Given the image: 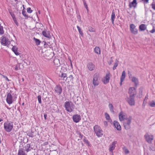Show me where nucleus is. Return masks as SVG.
I'll return each mask as SVG.
<instances>
[{"mask_svg": "<svg viewBox=\"0 0 155 155\" xmlns=\"http://www.w3.org/2000/svg\"><path fill=\"white\" fill-rule=\"evenodd\" d=\"M116 68V67H115V66H114L113 68V69L114 70H115Z\"/></svg>", "mask_w": 155, "mask_h": 155, "instance_id": "69168bd1", "label": "nucleus"}, {"mask_svg": "<svg viewBox=\"0 0 155 155\" xmlns=\"http://www.w3.org/2000/svg\"><path fill=\"white\" fill-rule=\"evenodd\" d=\"M28 139H27L26 138H25L24 137L23 139V143H27L28 141Z\"/></svg>", "mask_w": 155, "mask_h": 155, "instance_id": "603ef678", "label": "nucleus"}, {"mask_svg": "<svg viewBox=\"0 0 155 155\" xmlns=\"http://www.w3.org/2000/svg\"><path fill=\"white\" fill-rule=\"evenodd\" d=\"M93 128L94 131L97 137H101L103 135V131L99 126L98 125H95L94 127Z\"/></svg>", "mask_w": 155, "mask_h": 155, "instance_id": "f03ea898", "label": "nucleus"}, {"mask_svg": "<svg viewBox=\"0 0 155 155\" xmlns=\"http://www.w3.org/2000/svg\"><path fill=\"white\" fill-rule=\"evenodd\" d=\"M15 70H17L18 69V66H16L15 67Z\"/></svg>", "mask_w": 155, "mask_h": 155, "instance_id": "0e129e2a", "label": "nucleus"}, {"mask_svg": "<svg viewBox=\"0 0 155 155\" xmlns=\"http://www.w3.org/2000/svg\"><path fill=\"white\" fill-rule=\"evenodd\" d=\"M115 18V12L114 10H112L111 15V21L112 24L114 25V21Z\"/></svg>", "mask_w": 155, "mask_h": 155, "instance_id": "393cba45", "label": "nucleus"}, {"mask_svg": "<svg viewBox=\"0 0 155 155\" xmlns=\"http://www.w3.org/2000/svg\"><path fill=\"white\" fill-rule=\"evenodd\" d=\"M88 30L90 32H95V29L91 27H88Z\"/></svg>", "mask_w": 155, "mask_h": 155, "instance_id": "37998d69", "label": "nucleus"}, {"mask_svg": "<svg viewBox=\"0 0 155 155\" xmlns=\"http://www.w3.org/2000/svg\"><path fill=\"white\" fill-rule=\"evenodd\" d=\"M4 127L5 130L9 132L12 130L13 128V123L11 122L7 121L4 123Z\"/></svg>", "mask_w": 155, "mask_h": 155, "instance_id": "7ed1b4c3", "label": "nucleus"}, {"mask_svg": "<svg viewBox=\"0 0 155 155\" xmlns=\"http://www.w3.org/2000/svg\"><path fill=\"white\" fill-rule=\"evenodd\" d=\"M105 82H104V83L105 84L108 83L110 79V73L109 71L107 72L105 76Z\"/></svg>", "mask_w": 155, "mask_h": 155, "instance_id": "aec40b11", "label": "nucleus"}, {"mask_svg": "<svg viewBox=\"0 0 155 155\" xmlns=\"http://www.w3.org/2000/svg\"><path fill=\"white\" fill-rule=\"evenodd\" d=\"M59 76L61 78H63L64 80H65V79L67 78V75L66 73H64L63 72H61L59 75Z\"/></svg>", "mask_w": 155, "mask_h": 155, "instance_id": "c756f323", "label": "nucleus"}, {"mask_svg": "<svg viewBox=\"0 0 155 155\" xmlns=\"http://www.w3.org/2000/svg\"><path fill=\"white\" fill-rule=\"evenodd\" d=\"M142 90H143L142 87H140L139 89V94H141V95H142Z\"/></svg>", "mask_w": 155, "mask_h": 155, "instance_id": "6e6d98bb", "label": "nucleus"}, {"mask_svg": "<svg viewBox=\"0 0 155 155\" xmlns=\"http://www.w3.org/2000/svg\"><path fill=\"white\" fill-rule=\"evenodd\" d=\"M137 3L136 0H133L132 2H130L129 6L130 8L133 7L134 9L137 8Z\"/></svg>", "mask_w": 155, "mask_h": 155, "instance_id": "2eb2a0df", "label": "nucleus"}, {"mask_svg": "<svg viewBox=\"0 0 155 155\" xmlns=\"http://www.w3.org/2000/svg\"><path fill=\"white\" fill-rule=\"evenodd\" d=\"M150 32L151 33H153L155 32V29L154 27H153V29L150 31Z\"/></svg>", "mask_w": 155, "mask_h": 155, "instance_id": "5fc2aeb1", "label": "nucleus"}, {"mask_svg": "<svg viewBox=\"0 0 155 155\" xmlns=\"http://www.w3.org/2000/svg\"><path fill=\"white\" fill-rule=\"evenodd\" d=\"M77 18L78 21H81V17L79 14H77Z\"/></svg>", "mask_w": 155, "mask_h": 155, "instance_id": "09e8293b", "label": "nucleus"}, {"mask_svg": "<svg viewBox=\"0 0 155 155\" xmlns=\"http://www.w3.org/2000/svg\"><path fill=\"white\" fill-rule=\"evenodd\" d=\"M27 12L29 13H31L32 12V10H31V8L29 7L27 9Z\"/></svg>", "mask_w": 155, "mask_h": 155, "instance_id": "a18cd8bd", "label": "nucleus"}, {"mask_svg": "<svg viewBox=\"0 0 155 155\" xmlns=\"http://www.w3.org/2000/svg\"><path fill=\"white\" fill-rule=\"evenodd\" d=\"M112 58H113V57H111L110 58V60L109 61H108V64L109 65H110V64H112V62H113V60L112 59Z\"/></svg>", "mask_w": 155, "mask_h": 155, "instance_id": "de8ad7c7", "label": "nucleus"}, {"mask_svg": "<svg viewBox=\"0 0 155 155\" xmlns=\"http://www.w3.org/2000/svg\"><path fill=\"white\" fill-rule=\"evenodd\" d=\"M2 120H3L2 119L0 118V122H1L2 121Z\"/></svg>", "mask_w": 155, "mask_h": 155, "instance_id": "774afa93", "label": "nucleus"}, {"mask_svg": "<svg viewBox=\"0 0 155 155\" xmlns=\"http://www.w3.org/2000/svg\"><path fill=\"white\" fill-rule=\"evenodd\" d=\"M131 81L134 83L135 86L137 87L139 84L138 79L134 77H132Z\"/></svg>", "mask_w": 155, "mask_h": 155, "instance_id": "6ab92c4d", "label": "nucleus"}, {"mask_svg": "<svg viewBox=\"0 0 155 155\" xmlns=\"http://www.w3.org/2000/svg\"><path fill=\"white\" fill-rule=\"evenodd\" d=\"M41 45H43L45 48H47L48 47V45L47 44L46 42L45 41H42Z\"/></svg>", "mask_w": 155, "mask_h": 155, "instance_id": "4c0bfd02", "label": "nucleus"}, {"mask_svg": "<svg viewBox=\"0 0 155 155\" xmlns=\"http://www.w3.org/2000/svg\"><path fill=\"white\" fill-rule=\"evenodd\" d=\"M37 98L39 103L40 104H41L42 103L41 101V96L40 95H38L37 97Z\"/></svg>", "mask_w": 155, "mask_h": 155, "instance_id": "ea45409f", "label": "nucleus"}, {"mask_svg": "<svg viewBox=\"0 0 155 155\" xmlns=\"http://www.w3.org/2000/svg\"><path fill=\"white\" fill-rule=\"evenodd\" d=\"M67 78H68L69 79L70 81H71V80H72V81H73V77L72 75H71L68 77H67L65 79V81L67 80Z\"/></svg>", "mask_w": 155, "mask_h": 155, "instance_id": "79ce46f5", "label": "nucleus"}, {"mask_svg": "<svg viewBox=\"0 0 155 155\" xmlns=\"http://www.w3.org/2000/svg\"><path fill=\"white\" fill-rule=\"evenodd\" d=\"M119 62V61L117 59H116L114 66L117 67L118 65Z\"/></svg>", "mask_w": 155, "mask_h": 155, "instance_id": "49530a36", "label": "nucleus"}, {"mask_svg": "<svg viewBox=\"0 0 155 155\" xmlns=\"http://www.w3.org/2000/svg\"><path fill=\"white\" fill-rule=\"evenodd\" d=\"M24 5H23V9L22 10V14L26 18H28V15L26 14V12L25 10V8L24 7Z\"/></svg>", "mask_w": 155, "mask_h": 155, "instance_id": "2f4dec72", "label": "nucleus"}, {"mask_svg": "<svg viewBox=\"0 0 155 155\" xmlns=\"http://www.w3.org/2000/svg\"><path fill=\"white\" fill-rule=\"evenodd\" d=\"M149 105L152 107H155V102L154 101H152L149 104Z\"/></svg>", "mask_w": 155, "mask_h": 155, "instance_id": "58836bf2", "label": "nucleus"}, {"mask_svg": "<svg viewBox=\"0 0 155 155\" xmlns=\"http://www.w3.org/2000/svg\"><path fill=\"white\" fill-rule=\"evenodd\" d=\"M130 30L131 32L134 34L136 35L138 33L137 29L136 28V26L133 24L130 25Z\"/></svg>", "mask_w": 155, "mask_h": 155, "instance_id": "9d476101", "label": "nucleus"}, {"mask_svg": "<svg viewBox=\"0 0 155 155\" xmlns=\"http://www.w3.org/2000/svg\"><path fill=\"white\" fill-rule=\"evenodd\" d=\"M47 114H44V117L45 120H46L47 119Z\"/></svg>", "mask_w": 155, "mask_h": 155, "instance_id": "680f3d73", "label": "nucleus"}, {"mask_svg": "<svg viewBox=\"0 0 155 155\" xmlns=\"http://www.w3.org/2000/svg\"><path fill=\"white\" fill-rule=\"evenodd\" d=\"M122 82H121V81H120V85H122Z\"/></svg>", "mask_w": 155, "mask_h": 155, "instance_id": "338daca9", "label": "nucleus"}, {"mask_svg": "<svg viewBox=\"0 0 155 155\" xmlns=\"http://www.w3.org/2000/svg\"><path fill=\"white\" fill-rule=\"evenodd\" d=\"M151 5L152 8L155 10V2H153Z\"/></svg>", "mask_w": 155, "mask_h": 155, "instance_id": "8fccbe9b", "label": "nucleus"}, {"mask_svg": "<svg viewBox=\"0 0 155 155\" xmlns=\"http://www.w3.org/2000/svg\"><path fill=\"white\" fill-rule=\"evenodd\" d=\"M42 35L45 37L50 38L51 37V35L48 32H47L45 31H42Z\"/></svg>", "mask_w": 155, "mask_h": 155, "instance_id": "bb28decb", "label": "nucleus"}, {"mask_svg": "<svg viewBox=\"0 0 155 155\" xmlns=\"http://www.w3.org/2000/svg\"><path fill=\"white\" fill-rule=\"evenodd\" d=\"M83 2L84 3V5L85 8H86L87 11H88V9L87 4L86 3L85 0H83Z\"/></svg>", "mask_w": 155, "mask_h": 155, "instance_id": "e433bc0d", "label": "nucleus"}, {"mask_svg": "<svg viewBox=\"0 0 155 155\" xmlns=\"http://www.w3.org/2000/svg\"><path fill=\"white\" fill-rule=\"evenodd\" d=\"M141 1L143 2L144 4H147L149 2V0H141Z\"/></svg>", "mask_w": 155, "mask_h": 155, "instance_id": "4d7b16f0", "label": "nucleus"}, {"mask_svg": "<svg viewBox=\"0 0 155 155\" xmlns=\"http://www.w3.org/2000/svg\"><path fill=\"white\" fill-rule=\"evenodd\" d=\"M104 124L105 126H106L107 125V122L106 121H104Z\"/></svg>", "mask_w": 155, "mask_h": 155, "instance_id": "e2e57ef3", "label": "nucleus"}, {"mask_svg": "<svg viewBox=\"0 0 155 155\" xmlns=\"http://www.w3.org/2000/svg\"><path fill=\"white\" fill-rule=\"evenodd\" d=\"M77 27L78 29V31L79 34L81 35L82 36H83V31L81 30V28L78 25H77Z\"/></svg>", "mask_w": 155, "mask_h": 155, "instance_id": "f704fd0d", "label": "nucleus"}, {"mask_svg": "<svg viewBox=\"0 0 155 155\" xmlns=\"http://www.w3.org/2000/svg\"><path fill=\"white\" fill-rule=\"evenodd\" d=\"M12 16L13 17V20L14 21L15 23V24L17 26H18V22L16 20V18L15 17L14 18L13 17L12 15Z\"/></svg>", "mask_w": 155, "mask_h": 155, "instance_id": "c03bdc74", "label": "nucleus"}, {"mask_svg": "<svg viewBox=\"0 0 155 155\" xmlns=\"http://www.w3.org/2000/svg\"><path fill=\"white\" fill-rule=\"evenodd\" d=\"M4 32L3 27L0 24V34L3 35L4 34Z\"/></svg>", "mask_w": 155, "mask_h": 155, "instance_id": "c9c22d12", "label": "nucleus"}, {"mask_svg": "<svg viewBox=\"0 0 155 155\" xmlns=\"http://www.w3.org/2000/svg\"><path fill=\"white\" fill-rule=\"evenodd\" d=\"M1 42L2 45L7 46L10 44V42L8 39L4 36H2L1 38Z\"/></svg>", "mask_w": 155, "mask_h": 155, "instance_id": "423d86ee", "label": "nucleus"}, {"mask_svg": "<svg viewBox=\"0 0 155 155\" xmlns=\"http://www.w3.org/2000/svg\"><path fill=\"white\" fill-rule=\"evenodd\" d=\"M12 50L16 55L17 56L19 55V53L18 52V48L16 47L15 46H13V47L12 48Z\"/></svg>", "mask_w": 155, "mask_h": 155, "instance_id": "b1692460", "label": "nucleus"}, {"mask_svg": "<svg viewBox=\"0 0 155 155\" xmlns=\"http://www.w3.org/2000/svg\"><path fill=\"white\" fill-rule=\"evenodd\" d=\"M119 119L120 121H123L124 120H127V118L125 117V115H124L123 112L121 111L119 113Z\"/></svg>", "mask_w": 155, "mask_h": 155, "instance_id": "dca6fc26", "label": "nucleus"}, {"mask_svg": "<svg viewBox=\"0 0 155 155\" xmlns=\"http://www.w3.org/2000/svg\"><path fill=\"white\" fill-rule=\"evenodd\" d=\"M125 154H127L128 153H129V150L128 149H127L125 150Z\"/></svg>", "mask_w": 155, "mask_h": 155, "instance_id": "bf43d9fd", "label": "nucleus"}, {"mask_svg": "<svg viewBox=\"0 0 155 155\" xmlns=\"http://www.w3.org/2000/svg\"><path fill=\"white\" fill-rule=\"evenodd\" d=\"M105 117L107 120H108L109 121H111V120L110 119V116L107 113H106L105 114Z\"/></svg>", "mask_w": 155, "mask_h": 155, "instance_id": "72a5a7b5", "label": "nucleus"}, {"mask_svg": "<svg viewBox=\"0 0 155 155\" xmlns=\"http://www.w3.org/2000/svg\"><path fill=\"white\" fill-rule=\"evenodd\" d=\"M94 52L95 53L97 54H99L101 53L100 49L98 47H96L94 48Z\"/></svg>", "mask_w": 155, "mask_h": 155, "instance_id": "7c9ffc66", "label": "nucleus"}, {"mask_svg": "<svg viewBox=\"0 0 155 155\" xmlns=\"http://www.w3.org/2000/svg\"><path fill=\"white\" fill-rule=\"evenodd\" d=\"M132 118V117L131 116H129L128 118H127L126 120H127L124 121L123 125L126 130H129L130 128V124L131 122Z\"/></svg>", "mask_w": 155, "mask_h": 155, "instance_id": "20e7f679", "label": "nucleus"}, {"mask_svg": "<svg viewBox=\"0 0 155 155\" xmlns=\"http://www.w3.org/2000/svg\"><path fill=\"white\" fill-rule=\"evenodd\" d=\"M113 124L115 128L117 130H121V127L119 123L117 121L114 120L113 122Z\"/></svg>", "mask_w": 155, "mask_h": 155, "instance_id": "a211bd4d", "label": "nucleus"}, {"mask_svg": "<svg viewBox=\"0 0 155 155\" xmlns=\"http://www.w3.org/2000/svg\"><path fill=\"white\" fill-rule=\"evenodd\" d=\"M56 70L55 71V73L58 75L62 72H61V70L62 69V68L60 65H58L57 66L56 68H55Z\"/></svg>", "mask_w": 155, "mask_h": 155, "instance_id": "412c9836", "label": "nucleus"}, {"mask_svg": "<svg viewBox=\"0 0 155 155\" xmlns=\"http://www.w3.org/2000/svg\"><path fill=\"white\" fill-rule=\"evenodd\" d=\"M147 29V26L145 24H141L139 27V30L140 31H143L146 30Z\"/></svg>", "mask_w": 155, "mask_h": 155, "instance_id": "5701e85b", "label": "nucleus"}, {"mask_svg": "<svg viewBox=\"0 0 155 155\" xmlns=\"http://www.w3.org/2000/svg\"><path fill=\"white\" fill-rule=\"evenodd\" d=\"M2 76L4 78H5V80L8 81H10V80H9L8 78V77L6 76H5L4 75H2Z\"/></svg>", "mask_w": 155, "mask_h": 155, "instance_id": "3c124183", "label": "nucleus"}, {"mask_svg": "<svg viewBox=\"0 0 155 155\" xmlns=\"http://www.w3.org/2000/svg\"><path fill=\"white\" fill-rule=\"evenodd\" d=\"M54 90L58 95H60L62 93V89L60 85H57L55 87Z\"/></svg>", "mask_w": 155, "mask_h": 155, "instance_id": "f8f14e48", "label": "nucleus"}, {"mask_svg": "<svg viewBox=\"0 0 155 155\" xmlns=\"http://www.w3.org/2000/svg\"><path fill=\"white\" fill-rule=\"evenodd\" d=\"M24 148H25V150L27 152H28L29 151H31L32 149V148L31 147L30 145L29 144H27L25 146Z\"/></svg>", "mask_w": 155, "mask_h": 155, "instance_id": "4be33fe9", "label": "nucleus"}, {"mask_svg": "<svg viewBox=\"0 0 155 155\" xmlns=\"http://www.w3.org/2000/svg\"><path fill=\"white\" fill-rule=\"evenodd\" d=\"M34 40L36 45H40V44H41L42 42H41L39 39L36 38L34 37Z\"/></svg>", "mask_w": 155, "mask_h": 155, "instance_id": "c85d7f7f", "label": "nucleus"}, {"mask_svg": "<svg viewBox=\"0 0 155 155\" xmlns=\"http://www.w3.org/2000/svg\"><path fill=\"white\" fill-rule=\"evenodd\" d=\"M84 138L83 140L84 142L86 144H87L88 146H90V144L88 141L87 140L85 139L86 137H84Z\"/></svg>", "mask_w": 155, "mask_h": 155, "instance_id": "a19ab883", "label": "nucleus"}, {"mask_svg": "<svg viewBox=\"0 0 155 155\" xmlns=\"http://www.w3.org/2000/svg\"><path fill=\"white\" fill-rule=\"evenodd\" d=\"M33 132H32L31 133H29V136L31 137H33L34 136L33 134Z\"/></svg>", "mask_w": 155, "mask_h": 155, "instance_id": "864d4df0", "label": "nucleus"}, {"mask_svg": "<svg viewBox=\"0 0 155 155\" xmlns=\"http://www.w3.org/2000/svg\"><path fill=\"white\" fill-rule=\"evenodd\" d=\"M100 78L99 75L97 73H95L93 76L92 83L94 86H97L99 84Z\"/></svg>", "mask_w": 155, "mask_h": 155, "instance_id": "39448f33", "label": "nucleus"}, {"mask_svg": "<svg viewBox=\"0 0 155 155\" xmlns=\"http://www.w3.org/2000/svg\"><path fill=\"white\" fill-rule=\"evenodd\" d=\"M79 137H80L81 138H82L83 137H84L83 135L81 134L80 133L79 134Z\"/></svg>", "mask_w": 155, "mask_h": 155, "instance_id": "052dcab7", "label": "nucleus"}, {"mask_svg": "<svg viewBox=\"0 0 155 155\" xmlns=\"http://www.w3.org/2000/svg\"><path fill=\"white\" fill-rule=\"evenodd\" d=\"M125 99L126 101L130 106H132L135 105L134 96H129V97H126Z\"/></svg>", "mask_w": 155, "mask_h": 155, "instance_id": "0eeeda50", "label": "nucleus"}, {"mask_svg": "<svg viewBox=\"0 0 155 155\" xmlns=\"http://www.w3.org/2000/svg\"><path fill=\"white\" fill-rule=\"evenodd\" d=\"M72 118L74 122L77 123L79 122L81 120V117L79 115L75 114L73 116Z\"/></svg>", "mask_w": 155, "mask_h": 155, "instance_id": "1a4fd4ad", "label": "nucleus"}, {"mask_svg": "<svg viewBox=\"0 0 155 155\" xmlns=\"http://www.w3.org/2000/svg\"><path fill=\"white\" fill-rule=\"evenodd\" d=\"M136 89L134 87H130L129 88L128 93L129 96H134L136 94Z\"/></svg>", "mask_w": 155, "mask_h": 155, "instance_id": "ddd939ff", "label": "nucleus"}, {"mask_svg": "<svg viewBox=\"0 0 155 155\" xmlns=\"http://www.w3.org/2000/svg\"><path fill=\"white\" fill-rule=\"evenodd\" d=\"M144 137L147 142L150 143H151L152 141L153 140V136L152 135H149L148 134H146Z\"/></svg>", "mask_w": 155, "mask_h": 155, "instance_id": "9b49d317", "label": "nucleus"}, {"mask_svg": "<svg viewBox=\"0 0 155 155\" xmlns=\"http://www.w3.org/2000/svg\"><path fill=\"white\" fill-rule=\"evenodd\" d=\"M26 154L24 151V149L23 148H19L18 155H25Z\"/></svg>", "mask_w": 155, "mask_h": 155, "instance_id": "a878e982", "label": "nucleus"}, {"mask_svg": "<svg viewBox=\"0 0 155 155\" xmlns=\"http://www.w3.org/2000/svg\"><path fill=\"white\" fill-rule=\"evenodd\" d=\"M12 100V97L11 94L10 93H8L6 98L7 102L9 104H12L13 102Z\"/></svg>", "mask_w": 155, "mask_h": 155, "instance_id": "6e6552de", "label": "nucleus"}, {"mask_svg": "<svg viewBox=\"0 0 155 155\" xmlns=\"http://www.w3.org/2000/svg\"><path fill=\"white\" fill-rule=\"evenodd\" d=\"M64 107L65 110L68 112L71 113L74 111L75 107L71 101H66L64 103Z\"/></svg>", "mask_w": 155, "mask_h": 155, "instance_id": "f257e3e1", "label": "nucleus"}, {"mask_svg": "<svg viewBox=\"0 0 155 155\" xmlns=\"http://www.w3.org/2000/svg\"><path fill=\"white\" fill-rule=\"evenodd\" d=\"M109 107L110 108V111L111 112L114 113V107L113 105L111 104H109L108 105Z\"/></svg>", "mask_w": 155, "mask_h": 155, "instance_id": "473e14b6", "label": "nucleus"}, {"mask_svg": "<svg viewBox=\"0 0 155 155\" xmlns=\"http://www.w3.org/2000/svg\"><path fill=\"white\" fill-rule=\"evenodd\" d=\"M117 143V141H114L112 143V144L110 145L109 148V151L113 152V151L115 149L116 147V144Z\"/></svg>", "mask_w": 155, "mask_h": 155, "instance_id": "f3484780", "label": "nucleus"}, {"mask_svg": "<svg viewBox=\"0 0 155 155\" xmlns=\"http://www.w3.org/2000/svg\"><path fill=\"white\" fill-rule=\"evenodd\" d=\"M126 77V73L125 71H123L122 74L120 78V81L123 82L124 80Z\"/></svg>", "mask_w": 155, "mask_h": 155, "instance_id": "cd10ccee", "label": "nucleus"}, {"mask_svg": "<svg viewBox=\"0 0 155 155\" xmlns=\"http://www.w3.org/2000/svg\"><path fill=\"white\" fill-rule=\"evenodd\" d=\"M88 69L90 71H93L95 69V65L91 62H88L87 65Z\"/></svg>", "mask_w": 155, "mask_h": 155, "instance_id": "4468645a", "label": "nucleus"}, {"mask_svg": "<svg viewBox=\"0 0 155 155\" xmlns=\"http://www.w3.org/2000/svg\"><path fill=\"white\" fill-rule=\"evenodd\" d=\"M128 75H129V78L130 79L131 78H132V77H133L132 76V75L130 72H129V71L128 72Z\"/></svg>", "mask_w": 155, "mask_h": 155, "instance_id": "13d9d810", "label": "nucleus"}]
</instances>
